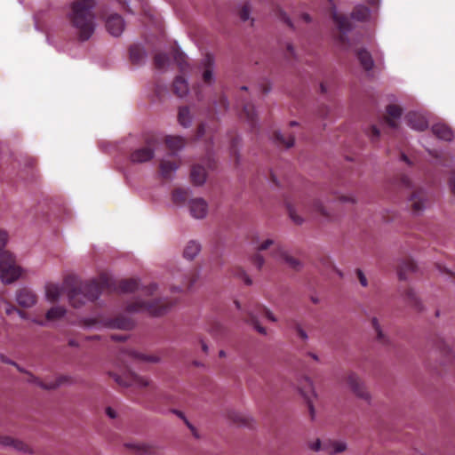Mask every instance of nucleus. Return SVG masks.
<instances>
[{
  "label": "nucleus",
  "instance_id": "1",
  "mask_svg": "<svg viewBox=\"0 0 455 455\" xmlns=\"http://www.w3.org/2000/svg\"><path fill=\"white\" fill-rule=\"evenodd\" d=\"M109 285V280L106 275H101L99 281L89 280L85 282L80 281L75 275H68L65 278L63 287L56 283H49L46 285V298L51 302H56L62 290H67L69 304L79 308L87 302H92L98 299L102 290Z\"/></svg>",
  "mask_w": 455,
  "mask_h": 455
},
{
  "label": "nucleus",
  "instance_id": "2",
  "mask_svg": "<svg viewBox=\"0 0 455 455\" xmlns=\"http://www.w3.org/2000/svg\"><path fill=\"white\" fill-rule=\"evenodd\" d=\"M158 289L156 283H152L141 289L145 298L136 297L126 302L125 313L136 314L146 313L151 316H161L165 315L172 307L173 302L166 298L158 297L151 299Z\"/></svg>",
  "mask_w": 455,
  "mask_h": 455
},
{
  "label": "nucleus",
  "instance_id": "3",
  "mask_svg": "<svg viewBox=\"0 0 455 455\" xmlns=\"http://www.w3.org/2000/svg\"><path fill=\"white\" fill-rule=\"evenodd\" d=\"M94 6L95 0H75L70 4L68 18L82 41L88 40L94 32Z\"/></svg>",
  "mask_w": 455,
  "mask_h": 455
},
{
  "label": "nucleus",
  "instance_id": "4",
  "mask_svg": "<svg viewBox=\"0 0 455 455\" xmlns=\"http://www.w3.org/2000/svg\"><path fill=\"white\" fill-rule=\"evenodd\" d=\"M252 243L255 245V249L258 251L271 249L273 257L284 262L288 267L293 270H299L301 263L294 257L291 256L281 244L274 239L267 238L263 242H259L258 236L252 237ZM251 263L258 268L261 269L265 263L263 256L259 252L255 253L251 257Z\"/></svg>",
  "mask_w": 455,
  "mask_h": 455
},
{
  "label": "nucleus",
  "instance_id": "5",
  "mask_svg": "<svg viewBox=\"0 0 455 455\" xmlns=\"http://www.w3.org/2000/svg\"><path fill=\"white\" fill-rule=\"evenodd\" d=\"M285 204L291 220L297 225L302 224L304 220L303 218L298 214V212L304 214L314 213L325 219L330 218L329 212L320 200H315L312 204H308L304 200L294 204L290 199H286Z\"/></svg>",
  "mask_w": 455,
  "mask_h": 455
},
{
  "label": "nucleus",
  "instance_id": "6",
  "mask_svg": "<svg viewBox=\"0 0 455 455\" xmlns=\"http://www.w3.org/2000/svg\"><path fill=\"white\" fill-rule=\"evenodd\" d=\"M21 275V268L16 265L13 255L7 251L0 252V277L4 283L16 281Z\"/></svg>",
  "mask_w": 455,
  "mask_h": 455
},
{
  "label": "nucleus",
  "instance_id": "7",
  "mask_svg": "<svg viewBox=\"0 0 455 455\" xmlns=\"http://www.w3.org/2000/svg\"><path fill=\"white\" fill-rule=\"evenodd\" d=\"M331 17L339 29V36H337L338 44L344 49H347L350 44L347 39V32L352 28V24L349 19L342 14L337 12L336 7L331 4L330 7Z\"/></svg>",
  "mask_w": 455,
  "mask_h": 455
},
{
  "label": "nucleus",
  "instance_id": "8",
  "mask_svg": "<svg viewBox=\"0 0 455 455\" xmlns=\"http://www.w3.org/2000/svg\"><path fill=\"white\" fill-rule=\"evenodd\" d=\"M0 361L4 363L14 365L18 369L19 371L25 372L26 374H28V378L27 379L28 382L34 383L44 389H54V388L58 387L59 386H60L61 384L69 382V380H70V378L68 376H60L56 379V380L54 382L46 383V382H44L43 380L39 379L37 377L34 376L32 373L26 371L24 369L20 367L16 363L8 359L4 355H0Z\"/></svg>",
  "mask_w": 455,
  "mask_h": 455
},
{
  "label": "nucleus",
  "instance_id": "9",
  "mask_svg": "<svg viewBox=\"0 0 455 455\" xmlns=\"http://www.w3.org/2000/svg\"><path fill=\"white\" fill-rule=\"evenodd\" d=\"M146 145L134 150L131 155V159L135 163H144L151 160L155 156V150L160 140L155 134L148 135L146 138Z\"/></svg>",
  "mask_w": 455,
  "mask_h": 455
},
{
  "label": "nucleus",
  "instance_id": "10",
  "mask_svg": "<svg viewBox=\"0 0 455 455\" xmlns=\"http://www.w3.org/2000/svg\"><path fill=\"white\" fill-rule=\"evenodd\" d=\"M247 315H248V316H247L246 320L248 322H250L254 326V328L261 334H266L267 331L264 327H262L259 324V321H258L259 316L266 317L267 319H268L271 322L276 321V318L275 317L273 313L268 308H267L265 306L259 305V304H257L253 310L248 309Z\"/></svg>",
  "mask_w": 455,
  "mask_h": 455
},
{
  "label": "nucleus",
  "instance_id": "11",
  "mask_svg": "<svg viewBox=\"0 0 455 455\" xmlns=\"http://www.w3.org/2000/svg\"><path fill=\"white\" fill-rule=\"evenodd\" d=\"M213 66L214 59L211 54H206V56L203 59L200 65L198 66V69L202 71V80L206 85H212L215 81L213 75Z\"/></svg>",
  "mask_w": 455,
  "mask_h": 455
},
{
  "label": "nucleus",
  "instance_id": "12",
  "mask_svg": "<svg viewBox=\"0 0 455 455\" xmlns=\"http://www.w3.org/2000/svg\"><path fill=\"white\" fill-rule=\"evenodd\" d=\"M346 443L343 442H338V441H327L321 443L320 440H316L312 445L310 446L311 450L313 451H320L323 450L329 454H336L339 452H342L346 450Z\"/></svg>",
  "mask_w": 455,
  "mask_h": 455
},
{
  "label": "nucleus",
  "instance_id": "13",
  "mask_svg": "<svg viewBox=\"0 0 455 455\" xmlns=\"http://www.w3.org/2000/svg\"><path fill=\"white\" fill-rule=\"evenodd\" d=\"M188 209L193 218L204 219L208 212V204L204 198H192L188 201Z\"/></svg>",
  "mask_w": 455,
  "mask_h": 455
},
{
  "label": "nucleus",
  "instance_id": "14",
  "mask_svg": "<svg viewBox=\"0 0 455 455\" xmlns=\"http://www.w3.org/2000/svg\"><path fill=\"white\" fill-rule=\"evenodd\" d=\"M304 385L299 387L301 395L304 396L306 403L307 404V408L309 411V414L311 419H313L315 417V410L313 406V401L312 398L316 397V394L315 392L313 382L309 378H305L304 379Z\"/></svg>",
  "mask_w": 455,
  "mask_h": 455
},
{
  "label": "nucleus",
  "instance_id": "15",
  "mask_svg": "<svg viewBox=\"0 0 455 455\" xmlns=\"http://www.w3.org/2000/svg\"><path fill=\"white\" fill-rule=\"evenodd\" d=\"M427 195L422 188H417L412 191L409 201L413 212L419 213L425 209Z\"/></svg>",
  "mask_w": 455,
  "mask_h": 455
},
{
  "label": "nucleus",
  "instance_id": "16",
  "mask_svg": "<svg viewBox=\"0 0 455 455\" xmlns=\"http://www.w3.org/2000/svg\"><path fill=\"white\" fill-rule=\"evenodd\" d=\"M347 382L356 396L364 400H368L370 398V395L363 383L355 373H350L347 376Z\"/></svg>",
  "mask_w": 455,
  "mask_h": 455
},
{
  "label": "nucleus",
  "instance_id": "17",
  "mask_svg": "<svg viewBox=\"0 0 455 455\" xmlns=\"http://www.w3.org/2000/svg\"><path fill=\"white\" fill-rule=\"evenodd\" d=\"M116 384L124 385L127 387H134L136 388H144L150 386V383L148 379L133 372H130L126 377L125 380L120 379L116 375Z\"/></svg>",
  "mask_w": 455,
  "mask_h": 455
},
{
  "label": "nucleus",
  "instance_id": "18",
  "mask_svg": "<svg viewBox=\"0 0 455 455\" xmlns=\"http://www.w3.org/2000/svg\"><path fill=\"white\" fill-rule=\"evenodd\" d=\"M403 114V109L395 104H390L387 107V114L384 116L385 123L391 129L398 127V120Z\"/></svg>",
  "mask_w": 455,
  "mask_h": 455
},
{
  "label": "nucleus",
  "instance_id": "19",
  "mask_svg": "<svg viewBox=\"0 0 455 455\" xmlns=\"http://www.w3.org/2000/svg\"><path fill=\"white\" fill-rule=\"evenodd\" d=\"M123 356L130 362L135 363H157L159 358L156 355H148L133 349H122Z\"/></svg>",
  "mask_w": 455,
  "mask_h": 455
},
{
  "label": "nucleus",
  "instance_id": "20",
  "mask_svg": "<svg viewBox=\"0 0 455 455\" xmlns=\"http://www.w3.org/2000/svg\"><path fill=\"white\" fill-rule=\"evenodd\" d=\"M405 119L407 124L416 131L422 132L428 126L426 117L417 112H409L406 115Z\"/></svg>",
  "mask_w": 455,
  "mask_h": 455
},
{
  "label": "nucleus",
  "instance_id": "21",
  "mask_svg": "<svg viewBox=\"0 0 455 455\" xmlns=\"http://www.w3.org/2000/svg\"><path fill=\"white\" fill-rule=\"evenodd\" d=\"M198 279V272L195 269L189 270L186 274L182 275L181 284L180 285H173L172 287V291L181 292L186 290H189L193 284Z\"/></svg>",
  "mask_w": 455,
  "mask_h": 455
},
{
  "label": "nucleus",
  "instance_id": "22",
  "mask_svg": "<svg viewBox=\"0 0 455 455\" xmlns=\"http://www.w3.org/2000/svg\"><path fill=\"white\" fill-rule=\"evenodd\" d=\"M16 300L22 307H31L36 302V296L32 291L23 288L18 291Z\"/></svg>",
  "mask_w": 455,
  "mask_h": 455
},
{
  "label": "nucleus",
  "instance_id": "23",
  "mask_svg": "<svg viewBox=\"0 0 455 455\" xmlns=\"http://www.w3.org/2000/svg\"><path fill=\"white\" fill-rule=\"evenodd\" d=\"M180 160H162L159 164L160 175L164 180H170L172 174L179 169Z\"/></svg>",
  "mask_w": 455,
  "mask_h": 455
},
{
  "label": "nucleus",
  "instance_id": "24",
  "mask_svg": "<svg viewBox=\"0 0 455 455\" xmlns=\"http://www.w3.org/2000/svg\"><path fill=\"white\" fill-rule=\"evenodd\" d=\"M355 55L364 71L369 72L372 70L374 67V61L371 54L367 50L363 48L357 49L355 51Z\"/></svg>",
  "mask_w": 455,
  "mask_h": 455
},
{
  "label": "nucleus",
  "instance_id": "25",
  "mask_svg": "<svg viewBox=\"0 0 455 455\" xmlns=\"http://www.w3.org/2000/svg\"><path fill=\"white\" fill-rule=\"evenodd\" d=\"M402 296L403 300L414 310L421 311L423 309L420 299L411 288L405 289Z\"/></svg>",
  "mask_w": 455,
  "mask_h": 455
},
{
  "label": "nucleus",
  "instance_id": "26",
  "mask_svg": "<svg viewBox=\"0 0 455 455\" xmlns=\"http://www.w3.org/2000/svg\"><path fill=\"white\" fill-rule=\"evenodd\" d=\"M433 133L439 139L451 141L453 138L451 129L445 124H435L432 127Z\"/></svg>",
  "mask_w": 455,
  "mask_h": 455
},
{
  "label": "nucleus",
  "instance_id": "27",
  "mask_svg": "<svg viewBox=\"0 0 455 455\" xmlns=\"http://www.w3.org/2000/svg\"><path fill=\"white\" fill-rule=\"evenodd\" d=\"M190 178L194 185H203L206 180L205 168L201 164H194L191 168Z\"/></svg>",
  "mask_w": 455,
  "mask_h": 455
},
{
  "label": "nucleus",
  "instance_id": "28",
  "mask_svg": "<svg viewBox=\"0 0 455 455\" xmlns=\"http://www.w3.org/2000/svg\"><path fill=\"white\" fill-rule=\"evenodd\" d=\"M116 329L129 331L135 326V321L126 314L116 315Z\"/></svg>",
  "mask_w": 455,
  "mask_h": 455
},
{
  "label": "nucleus",
  "instance_id": "29",
  "mask_svg": "<svg viewBox=\"0 0 455 455\" xmlns=\"http://www.w3.org/2000/svg\"><path fill=\"white\" fill-rule=\"evenodd\" d=\"M417 269V265L412 259H404L398 268V275L400 280H405L407 278V275L411 272H415Z\"/></svg>",
  "mask_w": 455,
  "mask_h": 455
},
{
  "label": "nucleus",
  "instance_id": "30",
  "mask_svg": "<svg viewBox=\"0 0 455 455\" xmlns=\"http://www.w3.org/2000/svg\"><path fill=\"white\" fill-rule=\"evenodd\" d=\"M186 140L180 136H166L165 144L172 154L180 150L185 146Z\"/></svg>",
  "mask_w": 455,
  "mask_h": 455
},
{
  "label": "nucleus",
  "instance_id": "31",
  "mask_svg": "<svg viewBox=\"0 0 455 455\" xmlns=\"http://www.w3.org/2000/svg\"><path fill=\"white\" fill-rule=\"evenodd\" d=\"M139 281L134 278L124 279L118 283V286L116 285V292L117 289L123 292H132L139 290Z\"/></svg>",
  "mask_w": 455,
  "mask_h": 455
},
{
  "label": "nucleus",
  "instance_id": "32",
  "mask_svg": "<svg viewBox=\"0 0 455 455\" xmlns=\"http://www.w3.org/2000/svg\"><path fill=\"white\" fill-rule=\"evenodd\" d=\"M172 90L174 94L179 97H183L187 95L188 92V85L185 78L180 76H178L172 84Z\"/></svg>",
  "mask_w": 455,
  "mask_h": 455
},
{
  "label": "nucleus",
  "instance_id": "33",
  "mask_svg": "<svg viewBox=\"0 0 455 455\" xmlns=\"http://www.w3.org/2000/svg\"><path fill=\"white\" fill-rule=\"evenodd\" d=\"M440 355L443 356V363H450L453 360V355L449 346L443 341L439 340L436 344Z\"/></svg>",
  "mask_w": 455,
  "mask_h": 455
},
{
  "label": "nucleus",
  "instance_id": "34",
  "mask_svg": "<svg viewBox=\"0 0 455 455\" xmlns=\"http://www.w3.org/2000/svg\"><path fill=\"white\" fill-rule=\"evenodd\" d=\"M351 17L357 21H365L370 17V10L365 5H356L351 13Z\"/></svg>",
  "mask_w": 455,
  "mask_h": 455
},
{
  "label": "nucleus",
  "instance_id": "35",
  "mask_svg": "<svg viewBox=\"0 0 455 455\" xmlns=\"http://www.w3.org/2000/svg\"><path fill=\"white\" fill-rule=\"evenodd\" d=\"M0 443L4 446H13L15 449L22 451H28V447L23 442L15 440L9 436H1Z\"/></svg>",
  "mask_w": 455,
  "mask_h": 455
},
{
  "label": "nucleus",
  "instance_id": "36",
  "mask_svg": "<svg viewBox=\"0 0 455 455\" xmlns=\"http://www.w3.org/2000/svg\"><path fill=\"white\" fill-rule=\"evenodd\" d=\"M201 245L196 241H190L186 245L183 255L188 259H193L200 251Z\"/></svg>",
  "mask_w": 455,
  "mask_h": 455
},
{
  "label": "nucleus",
  "instance_id": "37",
  "mask_svg": "<svg viewBox=\"0 0 455 455\" xmlns=\"http://www.w3.org/2000/svg\"><path fill=\"white\" fill-rule=\"evenodd\" d=\"M275 141L286 148H291L294 144V136L291 134H284L280 132H275Z\"/></svg>",
  "mask_w": 455,
  "mask_h": 455
},
{
  "label": "nucleus",
  "instance_id": "38",
  "mask_svg": "<svg viewBox=\"0 0 455 455\" xmlns=\"http://www.w3.org/2000/svg\"><path fill=\"white\" fill-rule=\"evenodd\" d=\"M178 121L180 124L185 128L190 126L192 122V116L188 107H181L179 108Z\"/></svg>",
  "mask_w": 455,
  "mask_h": 455
},
{
  "label": "nucleus",
  "instance_id": "39",
  "mask_svg": "<svg viewBox=\"0 0 455 455\" xmlns=\"http://www.w3.org/2000/svg\"><path fill=\"white\" fill-rule=\"evenodd\" d=\"M228 418L235 423L241 424L248 427H252V420L249 417L240 412L231 411L228 414Z\"/></svg>",
  "mask_w": 455,
  "mask_h": 455
},
{
  "label": "nucleus",
  "instance_id": "40",
  "mask_svg": "<svg viewBox=\"0 0 455 455\" xmlns=\"http://www.w3.org/2000/svg\"><path fill=\"white\" fill-rule=\"evenodd\" d=\"M243 115L246 118V120L250 123L251 128L255 126L256 123V114L254 111V107L250 103H245L243 105Z\"/></svg>",
  "mask_w": 455,
  "mask_h": 455
},
{
  "label": "nucleus",
  "instance_id": "41",
  "mask_svg": "<svg viewBox=\"0 0 455 455\" xmlns=\"http://www.w3.org/2000/svg\"><path fill=\"white\" fill-rule=\"evenodd\" d=\"M130 59L134 64H139L145 57V52L139 45H132L130 47Z\"/></svg>",
  "mask_w": 455,
  "mask_h": 455
},
{
  "label": "nucleus",
  "instance_id": "42",
  "mask_svg": "<svg viewBox=\"0 0 455 455\" xmlns=\"http://www.w3.org/2000/svg\"><path fill=\"white\" fill-rule=\"evenodd\" d=\"M189 191L182 188H176L172 192V200L175 204H183L188 202Z\"/></svg>",
  "mask_w": 455,
  "mask_h": 455
},
{
  "label": "nucleus",
  "instance_id": "43",
  "mask_svg": "<svg viewBox=\"0 0 455 455\" xmlns=\"http://www.w3.org/2000/svg\"><path fill=\"white\" fill-rule=\"evenodd\" d=\"M66 314V309L63 307H53L46 313V319L49 321L58 320L63 317Z\"/></svg>",
  "mask_w": 455,
  "mask_h": 455
},
{
  "label": "nucleus",
  "instance_id": "44",
  "mask_svg": "<svg viewBox=\"0 0 455 455\" xmlns=\"http://www.w3.org/2000/svg\"><path fill=\"white\" fill-rule=\"evenodd\" d=\"M251 12V6L249 2H245L239 9H238V16L242 21H247L251 20V25H253V19H251L250 14Z\"/></svg>",
  "mask_w": 455,
  "mask_h": 455
},
{
  "label": "nucleus",
  "instance_id": "45",
  "mask_svg": "<svg viewBox=\"0 0 455 455\" xmlns=\"http://www.w3.org/2000/svg\"><path fill=\"white\" fill-rule=\"evenodd\" d=\"M168 61L169 58L165 53H156L154 57V65L158 69L165 68Z\"/></svg>",
  "mask_w": 455,
  "mask_h": 455
},
{
  "label": "nucleus",
  "instance_id": "46",
  "mask_svg": "<svg viewBox=\"0 0 455 455\" xmlns=\"http://www.w3.org/2000/svg\"><path fill=\"white\" fill-rule=\"evenodd\" d=\"M371 325L377 334V339L378 340L382 343V344H385L387 343V339L384 335V333L382 332L381 329H380V326H379V323L378 322V319L376 317H373L372 320H371Z\"/></svg>",
  "mask_w": 455,
  "mask_h": 455
},
{
  "label": "nucleus",
  "instance_id": "47",
  "mask_svg": "<svg viewBox=\"0 0 455 455\" xmlns=\"http://www.w3.org/2000/svg\"><path fill=\"white\" fill-rule=\"evenodd\" d=\"M127 448L132 449L137 453H148L150 452V448L143 443H127Z\"/></svg>",
  "mask_w": 455,
  "mask_h": 455
},
{
  "label": "nucleus",
  "instance_id": "48",
  "mask_svg": "<svg viewBox=\"0 0 455 455\" xmlns=\"http://www.w3.org/2000/svg\"><path fill=\"white\" fill-rule=\"evenodd\" d=\"M115 20H116V37L124 29V19L116 13Z\"/></svg>",
  "mask_w": 455,
  "mask_h": 455
},
{
  "label": "nucleus",
  "instance_id": "49",
  "mask_svg": "<svg viewBox=\"0 0 455 455\" xmlns=\"http://www.w3.org/2000/svg\"><path fill=\"white\" fill-rule=\"evenodd\" d=\"M235 275L237 277H239L240 279H242L245 284L251 285L252 283L251 279L250 278V276L246 274V272L243 268H237L235 270Z\"/></svg>",
  "mask_w": 455,
  "mask_h": 455
},
{
  "label": "nucleus",
  "instance_id": "50",
  "mask_svg": "<svg viewBox=\"0 0 455 455\" xmlns=\"http://www.w3.org/2000/svg\"><path fill=\"white\" fill-rule=\"evenodd\" d=\"M275 12L281 20L285 22L289 27L292 28V22L290 20V18L288 17V15L286 14V12H284L280 7L276 8Z\"/></svg>",
  "mask_w": 455,
  "mask_h": 455
},
{
  "label": "nucleus",
  "instance_id": "51",
  "mask_svg": "<svg viewBox=\"0 0 455 455\" xmlns=\"http://www.w3.org/2000/svg\"><path fill=\"white\" fill-rule=\"evenodd\" d=\"M215 108H217V112L225 111L228 108V100L225 97H220V100L217 103H215Z\"/></svg>",
  "mask_w": 455,
  "mask_h": 455
},
{
  "label": "nucleus",
  "instance_id": "52",
  "mask_svg": "<svg viewBox=\"0 0 455 455\" xmlns=\"http://www.w3.org/2000/svg\"><path fill=\"white\" fill-rule=\"evenodd\" d=\"M221 331L222 326L219 323H213L209 329V331L214 336L219 335Z\"/></svg>",
  "mask_w": 455,
  "mask_h": 455
},
{
  "label": "nucleus",
  "instance_id": "53",
  "mask_svg": "<svg viewBox=\"0 0 455 455\" xmlns=\"http://www.w3.org/2000/svg\"><path fill=\"white\" fill-rule=\"evenodd\" d=\"M356 275L362 286L366 287L368 284L367 278L359 268L356 269Z\"/></svg>",
  "mask_w": 455,
  "mask_h": 455
},
{
  "label": "nucleus",
  "instance_id": "54",
  "mask_svg": "<svg viewBox=\"0 0 455 455\" xmlns=\"http://www.w3.org/2000/svg\"><path fill=\"white\" fill-rule=\"evenodd\" d=\"M295 331H296V333L297 335L302 339V340H307V332L301 328V326L299 324H297L296 327H295Z\"/></svg>",
  "mask_w": 455,
  "mask_h": 455
},
{
  "label": "nucleus",
  "instance_id": "55",
  "mask_svg": "<svg viewBox=\"0 0 455 455\" xmlns=\"http://www.w3.org/2000/svg\"><path fill=\"white\" fill-rule=\"evenodd\" d=\"M399 182H400L401 186H403V187L411 188V182L409 177L405 174H403L400 176Z\"/></svg>",
  "mask_w": 455,
  "mask_h": 455
},
{
  "label": "nucleus",
  "instance_id": "56",
  "mask_svg": "<svg viewBox=\"0 0 455 455\" xmlns=\"http://www.w3.org/2000/svg\"><path fill=\"white\" fill-rule=\"evenodd\" d=\"M379 135H380L379 130L375 125H372L371 127L370 133H369V136L371 137V139L372 140H378Z\"/></svg>",
  "mask_w": 455,
  "mask_h": 455
},
{
  "label": "nucleus",
  "instance_id": "57",
  "mask_svg": "<svg viewBox=\"0 0 455 455\" xmlns=\"http://www.w3.org/2000/svg\"><path fill=\"white\" fill-rule=\"evenodd\" d=\"M7 242V234L5 231L0 229V250H2Z\"/></svg>",
  "mask_w": 455,
  "mask_h": 455
},
{
  "label": "nucleus",
  "instance_id": "58",
  "mask_svg": "<svg viewBox=\"0 0 455 455\" xmlns=\"http://www.w3.org/2000/svg\"><path fill=\"white\" fill-rule=\"evenodd\" d=\"M106 27L110 35H114V25L112 21V16L108 17L106 20Z\"/></svg>",
  "mask_w": 455,
  "mask_h": 455
},
{
  "label": "nucleus",
  "instance_id": "59",
  "mask_svg": "<svg viewBox=\"0 0 455 455\" xmlns=\"http://www.w3.org/2000/svg\"><path fill=\"white\" fill-rule=\"evenodd\" d=\"M339 201H341L343 203H351V204L355 203V199L351 196H339Z\"/></svg>",
  "mask_w": 455,
  "mask_h": 455
},
{
  "label": "nucleus",
  "instance_id": "60",
  "mask_svg": "<svg viewBox=\"0 0 455 455\" xmlns=\"http://www.w3.org/2000/svg\"><path fill=\"white\" fill-rule=\"evenodd\" d=\"M205 134V125L204 124H201L197 128V138L200 139Z\"/></svg>",
  "mask_w": 455,
  "mask_h": 455
},
{
  "label": "nucleus",
  "instance_id": "61",
  "mask_svg": "<svg viewBox=\"0 0 455 455\" xmlns=\"http://www.w3.org/2000/svg\"><path fill=\"white\" fill-rule=\"evenodd\" d=\"M17 309H18V308H17L15 306L11 305V304H6V306H5V309H4V310H5V313H6L7 315H11V314H12L13 312H17Z\"/></svg>",
  "mask_w": 455,
  "mask_h": 455
},
{
  "label": "nucleus",
  "instance_id": "62",
  "mask_svg": "<svg viewBox=\"0 0 455 455\" xmlns=\"http://www.w3.org/2000/svg\"><path fill=\"white\" fill-rule=\"evenodd\" d=\"M286 49H287L286 57L287 58L294 57V49H293V46L291 44H287Z\"/></svg>",
  "mask_w": 455,
  "mask_h": 455
},
{
  "label": "nucleus",
  "instance_id": "63",
  "mask_svg": "<svg viewBox=\"0 0 455 455\" xmlns=\"http://www.w3.org/2000/svg\"><path fill=\"white\" fill-rule=\"evenodd\" d=\"M450 186L452 193L455 195V173L450 179Z\"/></svg>",
  "mask_w": 455,
  "mask_h": 455
},
{
  "label": "nucleus",
  "instance_id": "64",
  "mask_svg": "<svg viewBox=\"0 0 455 455\" xmlns=\"http://www.w3.org/2000/svg\"><path fill=\"white\" fill-rule=\"evenodd\" d=\"M207 166L209 169H213L215 167V161L212 159L210 156L208 157L207 160Z\"/></svg>",
  "mask_w": 455,
  "mask_h": 455
}]
</instances>
